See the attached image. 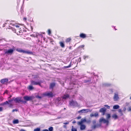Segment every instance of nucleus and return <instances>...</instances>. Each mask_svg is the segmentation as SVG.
<instances>
[{
  "label": "nucleus",
  "mask_w": 131,
  "mask_h": 131,
  "mask_svg": "<svg viewBox=\"0 0 131 131\" xmlns=\"http://www.w3.org/2000/svg\"><path fill=\"white\" fill-rule=\"evenodd\" d=\"M54 95H53L51 92H45L43 93H38V95L35 96L36 98L39 99H41L43 97L45 96H47L49 97H52Z\"/></svg>",
  "instance_id": "obj_1"
},
{
  "label": "nucleus",
  "mask_w": 131,
  "mask_h": 131,
  "mask_svg": "<svg viewBox=\"0 0 131 131\" xmlns=\"http://www.w3.org/2000/svg\"><path fill=\"white\" fill-rule=\"evenodd\" d=\"M24 31V28L21 26L18 28H16L15 30V32L18 35H21Z\"/></svg>",
  "instance_id": "obj_2"
},
{
  "label": "nucleus",
  "mask_w": 131,
  "mask_h": 131,
  "mask_svg": "<svg viewBox=\"0 0 131 131\" xmlns=\"http://www.w3.org/2000/svg\"><path fill=\"white\" fill-rule=\"evenodd\" d=\"M17 51L20 53L23 52L24 53H27V54H31L32 52L28 51H26L19 48H17L16 49Z\"/></svg>",
  "instance_id": "obj_3"
},
{
  "label": "nucleus",
  "mask_w": 131,
  "mask_h": 131,
  "mask_svg": "<svg viewBox=\"0 0 131 131\" xmlns=\"http://www.w3.org/2000/svg\"><path fill=\"white\" fill-rule=\"evenodd\" d=\"M32 85H39L41 86V81H35L33 80H31L30 81Z\"/></svg>",
  "instance_id": "obj_4"
},
{
  "label": "nucleus",
  "mask_w": 131,
  "mask_h": 131,
  "mask_svg": "<svg viewBox=\"0 0 131 131\" xmlns=\"http://www.w3.org/2000/svg\"><path fill=\"white\" fill-rule=\"evenodd\" d=\"M13 100L14 101V97H13L11 100H9L8 101H6L3 103H1L0 104V105L1 106H4L7 104H9V102H11Z\"/></svg>",
  "instance_id": "obj_5"
},
{
  "label": "nucleus",
  "mask_w": 131,
  "mask_h": 131,
  "mask_svg": "<svg viewBox=\"0 0 131 131\" xmlns=\"http://www.w3.org/2000/svg\"><path fill=\"white\" fill-rule=\"evenodd\" d=\"M15 50V48L14 47L13 48V49H8L5 52V53L7 54H12L13 53L14 50Z\"/></svg>",
  "instance_id": "obj_6"
},
{
  "label": "nucleus",
  "mask_w": 131,
  "mask_h": 131,
  "mask_svg": "<svg viewBox=\"0 0 131 131\" xmlns=\"http://www.w3.org/2000/svg\"><path fill=\"white\" fill-rule=\"evenodd\" d=\"M91 110L88 109H83L79 111L78 112L79 113H85L89 112H91Z\"/></svg>",
  "instance_id": "obj_7"
},
{
  "label": "nucleus",
  "mask_w": 131,
  "mask_h": 131,
  "mask_svg": "<svg viewBox=\"0 0 131 131\" xmlns=\"http://www.w3.org/2000/svg\"><path fill=\"white\" fill-rule=\"evenodd\" d=\"M23 98L25 100L27 101H31L33 98L32 96H24Z\"/></svg>",
  "instance_id": "obj_8"
},
{
  "label": "nucleus",
  "mask_w": 131,
  "mask_h": 131,
  "mask_svg": "<svg viewBox=\"0 0 131 131\" xmlns=\"http://www.w3.org/2000/svg\"><path fill=\"white\" fill-rule=\"evenodd\" d=\"M106 110V109L105 108H102L99 111L102 113V115H104L105 114Z\"/></svg>",
  "instance_id": "obj_9"
},
{
  "label": "nucleus",
  "mask_w": 131,
  "mask_h": 131,
  "mask_svg": "<svg viewBox=\"0 0 131 131\" xmlns=\"http://www.w3.org/2000/svg\"><path fill=\"white\" fill-rule=\"evenodd\" d=\"M14 101L16 103H18L19 102H23L25 103H26V101H23L21 100V99L19 97H17L15 99L14 97Z\"/></svg>",
  "instance_id": "obj_10"
},
{
  "label": "nucleus",
  "mask_w": 131,
  "mask_h": 131,
  "mask_svg": "<svg viewBox=\"0 0 131 131\" xmlns=\"http://www.w3.org/2000/svg\"><path fill=\"white\" fill-rule=\"evenodd\" d=\"M113 99L114 101H117L119 99V97L118 93H115L113 97Z\"/></svg>",
  "instance_id": "obj_11"
},
{
  "label": "nucleus",
  "mask_w": 131,
  "mask_h": 131,
  "mask_svg": "<svg viewBox=\"0 0 131 131\" xmlns=\"http://www.w3.org/2000/svg\"><path fill=\"white\" fill-rule=\"evenodd\" d=\"M100 122H103L104 123H106L107 125H108L109 123V121L108 120H106L103 118L100 119Z\"/></svg>",
  "instance_id": "obj_12"
},
{
  "label": "nucleus",
  "mask_w": 131,
  "mask_h": 131,
  "mask_svg": "<svg viewBox=\"0 0 131 131\" xmlns=\"http://www.w3.org/2000/svg\"><path fill=\"white\" fill-rule=\"evenodd\" d=\"M8 81V80L7 78H5L1 79L0 81V82L2 84H4L6 82H7Z\"/></svg>",
  "instance_id": "obj_13"
},
{
  "label": "nucleus",
  "mask_w": 131,
  "mask_h": 131,
  "mask_svg": "<svg viewBox=\"0 0 131 131\" xmlns=\"http://www.w3.org/2000/svg\"><path fill=\"white\" fill-rule=\"evenodd\" d=\"M79 36L80 38L84 39L86 37V35L83 33H81L80 35Z\"/></svg>",
  "instance_id": "obj_14"
},
{
  "label": "nucleus",
  "mask_w": 131,
  "mask_h": 131,
  "mask_svg": "<svg viewBox=\"0 0 131 131\" xmlns=\"http://www.w3.org/2000/svg\"><path fill=\"white\" fill-rule=\"evenodd\" d=\"M55 85L56 84L54 83H51L50 84L49 89H52L53 90V88L55 86Z\"/></svg>",
  "instance_id": "obj_15"
},
{
  "label": "nucleus",
  "mask_w": 131,
  "mask_h": 131,
  "mask_svg": "<svg viewBox=\"0 0 131 131\" xmlns=\"http://www.w3.org/2000/svg\"><path fill=\"white\" fill-rule=\"evenodd\" d=\"M60 44V46L62 48H64L65 47L64 44V42L62 41H60L59 43Z\"/></svg>",
  "instance_id": "obj_16"
},
{
  "label": "nucleus",
  "mask_w": 131,
  "mask_h": 131,
  "mask_svg": "<svg viewBox=\"0 0 131 131\" xmlns=\"http://www.w3.org/2000/svg\"><path fill=\"white\" fill-rule=\"evenodd\" d=\"M69 95L68 94L62 96V98L63 99H66L69 98Z\"/></svg>",
  "instance_id": "obj_17"
},
{
  "label": "nucleus",
  "mask_w": 131,
  "mask_h": 131,
  "mask_svg": "<svg viewBox=\"0 0 131 131\" xmlns=\"http://www.w3.org/2000/svg\"><path fill=\"white\" fill-rule=\"evenodd\" d=\"M119 107V106L118 105H115L113 106V108L114 109H117Z\"/></svg>",
  "instance_id": "obj_18"
},
{
  "label": "nucleus",
  "mask_w": 131,
  "mask_h": 131,
  "mask_svg": "<svg viewBox=\"0 0 131 131\" xmlns=\"http://www.w3.org/2000/svg\"><path fill=\"white\" fill-rule=\"evenodd\" d=\"M112 117L115 119H116L118 118V116L116 114H113L112 116Z\"/></svg>",
  "instance_id": "obj_19"
},
{
  "label": "nucleus",
  "mask_w": 131,
  "mask_h": 131,
  "mask_svg": "<svg viewBox=\"0 0 131 131\" xmlns=\"http://www.w3.org/2000/svg\"><path fill=\"white\" fill-rule=\"evenodd\" d=\"M85 128V126L84 125H81L80 126V129L81 130H83Z\"/></svg>",
  "instance_id": "obj_20"
},
{
  "label": "nucleus",
  "mask_w": 131,
  "mask_h": 131,
  "mask_svg": "<svg viewBox=\"0 0 131 131\" xmlns=\"http://www.w3.org/2000/svg\"><path fill=\"white\" fill-rule=\"evenodd\" d=\"M19 121L18 119H15L13 121V123L14 124H18L19 123Z\"/></svg>",
  "instance_id": "obj_21"
},
{
  "label": "nucleus",
  "mask_w": 131,
  "mask_h": 131,
  "mask_svg": "<svg viewBox=\"0 0 131 131\" xmlns=\"http://www.w3.org/2000/svg\"><path fill=\"white\" fill-rule=\"evenodd\" d=\"M34 89V87L31 85H30L28 86V89L30 90H32Z\"/></svg>",
  "instance_id": "obj_22"
},
{
  "label": "nucleus",
  "mask_w": 131,
  "mask_h": 131,
  "mask_svg": "<svg viewBox=\"0 0 131 131\" xmlns=\"http://www.w3.org/2000/svg\"><path fill=\"white\" fill-rule=\"evenodd\" d=\"M71 40V38H69L66 39V43H68V42H70Z\"/></svg>",
  "instance_id": "obj_23"
},
{
  "label": "nucleus",
  "mask_w": 131,
  "mask_h": 131,
  "mask_svg": "<svg viewBox=\"0 0 131 131\" xmlns=\"http://www.w3.org/2000/svg\"><path fill=\"white\" fill-rule=\"evenodd\" d=\"M69 104L71 105H74V102L73 100H72L70 102Z\"/></svg>",
  "instance_id": "obj_24"
},
{
  "label": "nucleus",
  "mask_w": 131,
  "mask_h": 131,
  "mask_svg": "<svg viewBox=\"0 0 131 131\" xmlns=\"http://www.w3.org/2000/svg\"><path fill=\"white\" fill-rule=\"evenodd\" d=\"M118 112L120 113V114H121V115L122 116L123 115V114L122 112V111L121 109H119L118 110Z\"/></svg>",
  "instance_id": "obj_25"
},
{
  "label": "nucleus",
  "mask_w": 131,
  "mask_h": 131,
  "mask_svg": "<svg viewBox=\"0 0 131 131\" xmlns=\"http://www.w3.org/2000/svg\"><path fill=\"white\" fill-rule=\"evenodd\" d=\"M72 131H77V129L74 127L73 126H72L71 129Z\"/></svg>",
  "instance_id": "obj_26"
},
{
  "label": "nucleus",
  "mask_w": 131,
  "mask_h": 131,
  "mask_svg": "<svg viewBox=\"0 0 131 131\" xmlns=\"http://www.w3.org/2000/svg\"><path fill=\"white\" fill-rule=\"evenodd\" d=\"M91 81V80H85L84 81V83H86L87 82H90Z\"/></svg>",
  "instance_id": "obj_27"
},
{
  "label": "nucleus",
  "mask_w": 131,
  "mask_h": 131,
  "mask_svg": "<svg viewBox=\"0 0 131 131\" xmlns=\"http://www.w3.org/2000/svg\"><path fill=\"white\" fill-rule=\"evenodd\" d=\"M71 66V63L69 65V66H64V67L65 68H68L70 67Z\"/></svg>",
  "instance_id": "obj_28"
},
{
  "label": "nucleus",
  "mask_w": 131,
  "mask_h": 131,
  "mask_svg": "<svg viewBox=\"0 0 131 131\" xmlns=\"http://www.w3.org/2000/svg\"><path fill=\"white\" fill-rule=\"evenodd\" d=\"M111 117L110 114H107L106 115V118L107 119H109Z\"/></svg>",
  "instance_id": "obj_29"
},
{
  "label": "nucleus",
  "mask_w": 131,
  "mask_h": 131,
  "mask_svg": "<svg viewBox=\"0 0 131 131\" xmlns=\"http://www.w3.org/2000/svg\"><path fill=\"white\" fill-rule=\"evenodd\" d=\"M84 45H82L80 46L78 48H79V49H80V48H82L83 49H84L83 48L84 47Z\"/></svg>",
  "instance_id": "obj_30"
},
{
  "label": "nucleus",
  "mask_w": 131,
  "mask_h": 131,
  "mask_svg": "<svg viewBox=\"0 0 131 131\" xmlns=\"http://www.w3.org/2000/svg\"><path fill=\"white\" fill-rule=\"evenodd\" d=\"M40 128H38L36 129H34V131H40Z\"/></svg>",
  "instance_id": "obj_31"
},
{
  "label": "nucleus",
  "mask_w": 131,
  "mask_h": 131,
  "mask_svg": "<svg viewBox=\"0 0 131 131\" xmlns=\"http://www.w3.org/2000/svg\"><path fill=\"white\" fill-rule=\"evenodd\" d=\"M94 116L95 117H98L99 116L98 113L97 112H96L94 114Z\"/></svg>",
  "instance_id": "obj_32"
},
{
  "label": "nucleus",
  "mask_w": 131,
  "mask_h": 131,
  "mask_svg": "<svg viewBox=\"0 0 131 131\" xmlns=\"http://www.w3.org/2000/svg\"><path fill=\"white\" fill-rule=\"evenodd\" d=\"M49 131H52L53 130V127H50L49 128Z\"/></svg>",
  "instance_id": "obj_33"
},
{
  "label": "nucleus",
  "mask_w": 131,
  "mask_h": 131,
  "mask_svg": "<svg viewBox=\"0 0 131 131\" xmlns=\"http://www.w3.org/2000/svg\"><path fill=\"white\" fill-rule=\"evenodd\" d=\"M15 26L16 28H19L20 27H21L22 26H20V25H15Z\"/></svg>",
  "instance_id": "obj_34"
},
{
  "label": "nucleus",
  "mask_w": 131,
  "mask_h": 131,
  "mask_svg": "<svg viewBox=\"0 0 131 131\" xmlns=\"http://www.w3.org/2000/svg\"><path fill=\"white\" fill-rule=\"evenodd\" d=\"M48 34L49 35H50L51 33V31L49 29L48 30Z\"/></svg>",
  "instance_id": "obj_35"
},
{
  "label": "nucleus",
  "mask_w": 131,
  "mask_h": 131,
  "mask_svg": "<svg viewBox=\"0 0 131 131\" xmlns=\"http://www.w3.org/2000/svg\"><path fill=\"white\" fill-rule=\"evenodd\" d=\"M97 126L96 125H94L93 126H92V128L93 129H95V128H97Z\"/></svg>",
  "instance_id": "obj_36"
},
{
  "label": "nucleus",
  "mask_w": 131,
  "mask_h": 131,
  "mask_svg": "<svg viewBox=\"0 0 131 131\" xmlns=\"http://www.w3.org/2000/svg\"><path fill=\"white\" fill-rule=\"evenodd\" d=\"M39 78V77L38 75H35L34 77V79H35L36 78Z\"/></svg>",
  "instance_id": "obj_37"
},
{
  "label": "nucleus",
  "mask_w": 131,
  "mask_h": 131,
  "mask_svg": "<svg viewBox=\"0 0 131 131\" xmlns=\"http://www.w3.org/2000/svg\"><path fill=\"white\" fill-rule=\"evenodd\" d=\"M127 110L128 111H131V107H130V106L129 107L127 108Z\"/></svg>",
  "instance_id": "obj_38"
},
{
  "label": "nucleus",
  "mask_w": 131,
  "mask_h": 131,
  "mask_svg": "<svg viewBox=\"0 0 131 131\" xmlns=\"http://www.w3.org/2000/svg\"><path fill=\"white\" fill-rule=\"evenodd\" d=\"M104 106L106 107L107 108L109 109L110 108V106H108L107 105H105Z\"/></svg>",
  "instance_id": "obj_39"
},
{
  "label": "nucleus",
  "mask_w": 131,
  "mask_h": 131,
  "mask_svg": "<svg viewBox=\"0 0 131 131\" xmlns=\"http://www.w3.org/2000/svg\"><path fill=\"white\" fill-rule=\"evenodd\" d=\"M94 116V114L93 113H91L90 114V116L91 117H92Z\"/></svg>",
  "instance_id": "obj_40"
},
{
  "label": "nucleus",
  "mask_w": 131,
  "mask_h": 131,
  "mask_svg": "<svg viewBox=\"0 0 131 131\" xmlns=\"http://www.w3.org/2000/svg\"><path fill=\"white\" fill-rule=\"evenodd\" d=\"M8 104H9V107H11L13 106V105L12 103H9H9Z\"/></svg>",
  "instance_id": "obj_41"
},
{
  "label": "nucleus",
  "mask_w": 131,
  "mask_h": 131,
  "mask_svg": "<svg viewBox=\"0 0 131 131\" xmlns=\"http://www.w3.org/2000/svg\"><path fill=\"white\" fill-rule=\"evenodd\" d=\"M17 111H18V110L17 109H13V110H12V112H13L15 111L17 112Z\"/></svg>",
  "instance_id": "obj_42"
},
{
  "label": "nucleus",
  "mask_w": 131,
  "mask_h": 131,
  "mask_svg": "<svg viewBox=\"0 0 131 131\" xmlns=\"http://www.w3.org/2000/svg\"><path fill=\"white\" fill-rule=\"evenodd\" d=\"M82 122L81 121V122H79V125H80V126H81V125H82Z\"/></svg>",
  "instance_id": "obj_43"
},
{
  "label": "nucleus",
  "mask_w": 131,
  "mask_h": 131,
  "mask_svg": "<svg viewBox=\"0 0 131 131\" xmlns=\"http://www.w3.org/2000/svg\"><path fill=\"white\" fill-rule=\"evenodd\" d=\"M88 56H83V58L84 59H85L86 58H88Z\"/></svg>",
  "instance_id": "obj_44"
},
{
  "label": "nucleus",
  "mask_w": 131,
  "mask_h": 131,
  "mask_svg": "<svg viewBox=\"0 0 131 131\" xmlns=\"http://www.w3.org/2000/svg\"><path fill=\"white\" fill-rule=\"evenodd\" d=\"M3 110V107H0V112L2 111Z\"/></svg>",
  "instance_id": "obj_45"
},
{
  "label": "nucleus",
  "mask_w": 131,
  "mask_h": 131,
  "mask_svg": "<svg viewBox=\"0 0 131 131\" xmlns=\"http://www.w3.org/2000/svg\"><path fill=\"white\" fill-rule=\"evenodd\" d=\"M27 20V19L26 17H24L23 18V20L24 21H26Z\"/></svg>",
  "instance_id": "obj_46"
},
{
  "label": "nucleus",
  "mask_w": 131,
  "mask_h": 131,
  "mask_svg": "<svg viewBox=\"0 0 131 131\" xmlns=\"http://www.w3.org/2000/svg\"><path fill=\"white\" fill-rule=\"evenodd\" d=\"M8 92V91L7 90H6L5 92H4V93H7Z\"/></svg>",
  "instance_id": "obj_47"
},
{
  "label": "nucleus",
  "mask_w": 131,
  "mask_h": 131,
  "mask_svg": "<svg viewBox=\"0 0 131 131\" xmlns=\"http://www.w3.org/2000/svg\"><path fill=\"white\" fill-rule=\"evenodd\" d=\"M81 118V117L80 116H78L77 118V119H80Z\"/></svg>",
  "instance_id": "obj_48"
},
{
  "label": "nucleus",
  "mask_w": 131,
  "mask_h": 131,
  "mask_svg": "<svg viewBox=\"0 0 131 131\" xmlns=\"http://www.w3.org/2000/svg\"><path fill=\"white\" fill-rule=\"evenodd\" d=\"M42 131H49V130L47 129H45L43 130Z\"/></svg>",
  "instance_id": "obj_49"
},
{
  "label": "nucleus",
  "mask_w": 131,
  "mask_h": 131,
  "mask_svg": "<svg viewBox=\"0 0 131 131\" xmlns=\"http://www.w3.org/2000/svg\"><path fill=\"white\" fill-rule=\"evenodd\" d=\"M126 110V108L125 107H124L123 109V110L124 111H125Z\"/></svg>",
  "instance_id": "obj_50"
},
{
  "label": "nucleus",
  "mask_w": 131,
  "mask_h": 131,
  "mask_svg": "<svg viewBox=\"0 0 131 131\" xmlns=\"http://www.w3.org/2000/svg\"><path fill=\"white\" fill-rule=\"evenodd\" d=\"M19 131H25L24 129H21Z\"/></svg>",
  "instance_id": "obj_51"
},
{
  "label": "nucleus",
  "mask_w": 131,
  "mask_h": 131,
  "mask_svg": "<svg viewBox=\"0 0 131 131\" xmlns=\"http://www.w3.org/2000/svg\"><path fill=\"white\" fill-rule=\"evenodd\" d=\"M71 46H70L69 47V49H71Z\"/></svg>",
  "instance_id": "obj_52"
},
{
  "label": "nucleus",
  "mask_w": 131,
  "mask_h": 131,
  "mask_svg": "<svg viewBox=\"0 0 131 131\" xmlns=\"http://www.w3.org/2000/svg\"><path fill=\"white\" fill-rule=\"evenodd\" d=\"M12 97V95H10L9 97H8V98H10Z\"/></svg>",
  "instance_id": "obj_53"
},
{
  "label": "nucleus",
  "mask_w": 131,
  "mask_h": 131,
  "mask_svg": "<svg viewBox=\"0 0 131 131\" xmlns=\"http://www.w3.org/2000/svg\"><path fill=\"white\" fill-rule=\"evenodd\" d=\"M68 123L66 122V123H65L64 124H68Z\"/></svg>",
  "instance_id": "obj_54"
},
{
  "label": "nucleus",
  "mask_w": 131,
  "mask_h": 131,
  "mask_svg": "<svg viewBox=\"0 0 131 131\" xmlns=\"http://www.w3.org/2000/svg\"><path fill=\"white\" fill-rule=\"evenodd\" d=\"M79 59L80 60V61H81V58L80 57H79Z\"/></svg>",
  "instance_id": "obj_55"
},
{
  "label": "nucleus",
  "mask_w": 131,
  "mask_h": 131,
  "mask_svg": "<svg viewBox=\"0 0 131 131\" xmlns=\"http://www.w3.org/2000/svg\"><path fill=\"white\" fill-rule=\"evenodd\" d=\"M31 29H32H32H33V28H32V27H31Z\"/></svg>",
  "instance_id": "obj_56"
},
{
  "label": "nucleus",
  "mask_w": 131,
  "mask_h": 131,
  "mask_svg": "<svg viewBox=\"0 0 131 131\" xmlns=\"http://www.w3.org/2000/svg\"><path fill=\"white\" fill-rule=\"evenodd\" d=\"M130 99L131 100V96L130 97Z\"/></svg>",
  "instance_id": "obj_57"
}]
</instances>
